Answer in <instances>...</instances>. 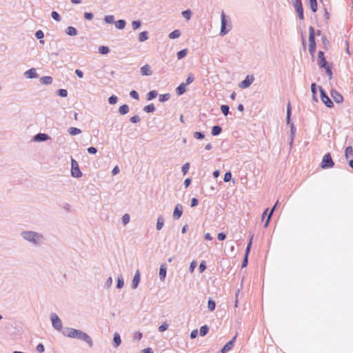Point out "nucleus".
<instances>
[{"label": "nucleus", "instance_id": "473e14b6", "mask_svg": "<svg viewBox=\"0 0 353 353\" xmlns=\"http://www.w3.org/2000/svg\"><path fill=\"white\" fill-rule=\"evenodd\" d=\"M310 6L313 12H316L318 9V4L316 0H308Z\"/></svg>", "mask_w": 353, "mask_h": 353}, {"label": "nucleus", "instance_id": "0eeeda50", "mask_svg": "<svg viewBox=\"0 0 353 353\" xmlns=\"http://www.w3.org/2000/svg\"><path fill=\"white\" fill-rule=\"evenodd\" d=\"M50 319L53 327L58 331H61L63 327L62 322L57 314L55 313H52L50 315Z\"/></svg>", "mask_w": 353, "mask_h": 353}, {"label": "nucleus", "instance_id": "a878e982", "mask_svg": "<svg viewBox=\"0 0 353 353\" xmlns=\"http://www.w3.org/2000/svg\"><path fill=\"white\" fill-rule=\"evenodd\" d=\"M164 225V219L163 216H159L157 218L156 228L157 230H161Z\"/></svg>", "mask_w": 353, "mask_h": 353}, {"label": "nucleus", "instance_id": "5fc2aeb1", "mask_svg": "<svg viewBox=\"0 0 353 353\" xmlns=\"http://www.w3.org/2000/svg\"><path fill=\"white\" fill-rule=\"evenodd\" d=\"M206 270L205 261H202L199 265V270L200 273H203Z\"/></svg>", "mask_w": 353, "mask_h": 353}, {"label": "nucleus", "instance_id": "9b49d317", "mask_svg": "<svg viewBox=\"0 0 353 353\" xmlns=\"http://www.w3.org/2000/svg\"><path fill=\"white\" fill-rule=\"evenodd\" d=\"M236 336L237 334L230 341L226 343V344L223 347V348L221 350V353H226L227 352L230 351L233 348L234 343L236 341Z\"/></svg>", "mask_w": 353, "mask_h": 353}, {"label": "nucleus", "instance_id": "cd10ccee", "mask_svg": "<svg viewBox=\"0 0 353 353\" xmlns=\"http://www.w3.org/2000/svg\"><path fill=\"white\" fill-rule=\"evenodd\" d=\"M180 36H181V31L179 30H175L169 34L168 37L170 39H177V38L180 37Z\"/></svg>", "mask_w": 353, "mask_h": 353}, {"label": "nucleus", "instance_id": "4d7b16f0", "mask_svg": "<svg viewBox=\"0 0 353 353\" xmlns=\"http://www.w3.org/2000/svg\"><path fill=\"white\" fill-rule=\"evenodd\" d=\"M193 136L196 139H203L205 137L204 134L200 132H194Z\"/></svg>", "mask_w": 353, "mask_h": 353}, {"label": "nucleus", "instance_id": "5701e85b", "mask_svg": "<svg viewBox=\"0 0 353 353\" xmlns=\"http://www.w3.org/2000/svg\"><path fill=\"white\" fill-rule=\"evenodd\" d=\"M65 32L69 36H76L78 33L77 29L72 26L66 28Z\"/></svg>", "mask_w": 353, "mask_h": 353}, {"label": "nucleus", "instance_id": "052dcab7", "mask_svg": "<svg viewBox=\"0 0 353 353\" xmlns=\"http://www.w3.org/2000/svg\"><path fill=\"white\" fill-rule=\"evenodd\" d=\"M51 17L52 18L57 21H59L61 20V18H60V16L59 14H58V12L54 11L51 13Z\"/></svg>", "mask_w": 353, "mask_h": 353}, {"label": "nucleus", "instance_id": "c9c22d12", "mask_svg": "<svg viewBox=\"0 0 353 353\" xmlns=\"http://www.w3.org/2000/svg\"><path fill=\"white\" fill-rule=\"evenodd\" d=\"M103 21L106 23L112 24L114 23V17L113 15H105L103 17Z\"/></svg>", "mask_w": 353, "mask_h": 353}, {"label": "nucleus", "instance_id": "f3484780", "mask_svg": "<svg viewBox=\"0 0 353 353\" xmlns=\"http://www.w3.org/2000/svg\"><path fill=\"white\" fill-rule=\"evenodd\" d=\"M331 96L333 99L338 103L343 101V97L336 90H332Z\"/></svg>", "mask_w": 353, "mask_h": 353}, {"label": "nucleus", "instance_id": "aec40b11", "mask_svg": "<svg viewBox=\"0 0 353 353\" xmlns=\"http://www.w3.org/2000/svg\"><path fill=\"white\" fill-rule=\"evenodd\" d=\"M49 139L48 136L44 133H39L34 137V141L37 142L44 141Z\"/></svg>", "mask_w": 353, "mask_h": 353}, {"label": "nucleus", "instance_id": "69168bd1", "mask_svg": "<svg viewBox=\"0 0 353 353\" xmlns=\"http://www.w3.org/2000/svg\"><path fill=\"white\" fill-rule=\"evenodd\" d=\"M142 333L140 332H137L135 334H134V339L136 340V341H140L141 339H142Z\"/></svg>", "mask_w": 353, "mask_h": 353}, {"label": "nucleus", "instance_id": "09e8293b", "mask_svg": "<svg viewBox=\"0 0 353 353\" xmlns=\"http://www.w3.org/2000/svg\"><path fill=\"white\" fill-rule=\"evenodd\" d=\"M190 169V163H185V164H183L181 167V172L183 173V175H185L188 170Z\"/></svg>", "mask_w": 353, "mask_h": 353}, {"label": "nucleus", "instance_id": "58836bf2", "mask_svg": "<svg viewBox=\"0 0 353 353\" xmlns=\"http://www.w3.org/2000/svg\"><path fill=\"white\" fill-rule=\"evenodd\" d=\"M314 29L310 26L309 28V42H314Z\"/></svg>", "mask_w": 353, "mask_h": 353}, {"label": "nucleus", "instance_id": "72a5a7b5", "mask_svg": "<svg viewBox=\"0 0 353 353\" xmlns=\"http://www.w3.org/2000/svg\"><path fill=\"white\" fill-rule=\"evenodd\" d=\"M209 332V327L204 325L200 327L199 334L201 336H205Z\"/></svg>", "mask_w": 353, "mask_h": 353}, {"label": "nucleus", "instance_id": "2f4dec72", "mask_svg": "<svg viewBox=\"0 0 353 353\" xmlns=\"http://www.w3.org/2000/svg\"><path fill=\"white\" fill-rule=\"evenodd\" d=\"M118 111L120 114H122V115L125 114L129 112V107L128 105H125V104L122 105L119 107Z\"/></svg>", "mask_w": 353, "mask_h": 353}, {"label": "nucleus", "instance_id": "423d86ee", "mask_svg": "<svg viewBox=\"0 0 353 353\" xmlns=\"http://www.w3.org/2000/svg\"><path fill=\"white\" fill-rule=\"evenodd\" d=\"M321 166L323 169L330 168L334 166V161L329 153L323 157Z\"/></svg>", "mask_w": 353, "mask_h": 353}, {"label": "nucleus", "instance_id": "a211bd4d", "mask_svg": "<svg viewBox=\"0 0 353 353\" xmlns=\"http://www.w3.org/2000/svg\"><path fill=\"white\" fill-rule=\"evenodd\" d=\"M24 74L28 79L36 78L38 76L37 70L34 68H32L27 70L26 72H25Z\"/></svg>", "mask_w": 353, "mask_h": 353}, {"label": "nucleus", "instance_id": "ddd939ff", "mask_svg": "<svg viewBox=\"0 0 353 353\" xmlns=\"http://www.w3.org/2000/svg\"><path fill=\"white\" fill-rule=\"evenodd\" d=\"M183 214V206L181 204H176L173 211V217L175 219H179Z\"/></svg>", "mask_w": 353, "mask_h": 353}, {"label": "nucleus", "instance_id": "c85d7f7f", "mask_svg": "<svg viewBox=\"0 0 353 353\" xmlns=\"http://www.w3.org/2000/svg\"><path fill=\"white\" fill-rule=\"evenodd\" d=\"M148 39V32L147 31H143L139 34V41L143 42Z\"/></svg>", "mask_w": 353, "mask_h": 353}, {"label": "nucleus", "instance_id": "de8ad7c7", "mask_svg": "<svg viewBox=\"0 0 353 353\" xmlns=\"http://www.w3.org/2000/svg\"><path fill=\"white\" fill-rule=\"evenodd\" d=\"M168 327H169L168 323L166 321H165V322H163V323H162V325H161L159 327L158 330H159V331L160 332H164V331L167 330L168 329Z\"/></svg>", "mask_w": 353, "mask_h": 353}, {"label": "nucleus", "instance_id": "c03bdc74", "mask_svg": "<svg viewBox=\"0 0 353 353\" xmlns=\"http://www.w3.org/2000/svg\"><path fill=\"white\" fill-rule=\"evenodd\" d=\"M130 217L128 214H125L121 218V222L124 225H127L130 222Z\"/></svg>", "mask_w": 353, "mask_h": 353}, {"label": "nucleus", "instance_id": "49530a36", "mask_svg": "<svg viewBox=\"0 0 353 353\" xmlns=\"http://www.w3.org/2000/svg\"><path fill=\"white\" fill-rule=\"evenodd\" d=\"M124 285V281L121 276H119L117 277V288L118 289H121Z\"/></svg>", "mask_w": 353, "mask_h": 353}, {"label": "nucleus", "instance_id": "39448f33", "mask_svg": "<svg viewBox=\"0 0 353 353\" xmlns=\"http://www.w3.org/2000/svg\"><path fill=\"white\" fill-rule=\"evenodd\" d=\"M292 4L298 14L299 19L303 20L304 19V14L301 0H293Z\"/></svg>", "mask_w": 353, "mask_h": 353}, {"label": "nucleus", "instance_id": "864d4df0", "mask_svg": "<svg viewBox=\"0 0 353 353\" xmlns=\"http://www.w3.org/2000/svg\"><path fill=\"white\" fill-rule=\"evenodd\" d=\"M197 265V263L196 261H192L190 264V266H189V272L190 273H193Z\"/></svg>", "mask_w": 353, "mask_h": 353}, {"label": "nucleus", "instance_id": "e2e57ef3", "mask_svg": "<svg viewBox=\"0 0 353 353\" xmlns=\"http://www.w3.org/2000/svg\"><path fill=\"white\" fill-rule=\"evenodd\" d=\"M59 95L62 97H65L68 95V92L65 89H61L58 91Z\"/></svg>", "mask_w": 353, "mask_h": 353}, {"label": "nucleus", "instance_id": "9d476101", "mask_svg": "<svg viewBox=\"0 0 353 353\" xmlns=\"http://www.w3.org/2000/svg\"><path fill=\"white\" fill-rule=\"evenodd\" d=\"M141 74L143 76H151L153 74V68L149 64H145L140 68Z\"/></svg>", "mask_w": 353, "mask_h": 353}, {"label": "nucleus", "instance_id": "680f3d73", "mask_svg": "<svg viewBox=\"0 0 353 353\" xmlns=\"http://www.w3.org/2000/svg\"><path fill=\"white\" fill-rule=\"evenodd\" d=\"M36 350L39 353H43L45 351L44 345L41 343H39L37 345Z\"/></svg>", "mask_w": 353, "mask_h": 353}, {"label": "nucleus", "instance_id": "bf43d9fd", "mask_svg": "<svg viewBox=\"0 0 353 353\" xmlns=\"http://www.w3.org/2000/svg\"><path fill=\"white\" fill-rule=\"evenodd\" d=\"M216 307L215 301L212 299H209L208 302V309H214Z\"/></svg>", "mask_w": 353, "mask_h": 353}, {"label": "nucleus", "instance_id": "37998d69", "mask_svg": "<svg viewBox=\"0 0 353 353\" xmlns=\"http://www.w3.org/2000/svg\"><path fill=\"white\" fill-rule=\"evenodd\" d=\"M345 155L346 158H350L353 156V148L352 147H347L345 150Z\"/></svg>", "mask_w": 353, "mask_h": 353}, {"label": "nucleus", "instance_id": "f8f14e48", "mask_svg": "<svg viewBox=\"0 0 353 353\" xmlns=\"http://www.w3.org/2000/svg\"><path fill=\"white\" fill-rule=\"evenodd\" d=\"M167 276V265L163 263L160 265L159 271V277L161 281H164Z\"/></svg>", "mask_w": 353, "mask_h": 353}, {"label": "nucleus", "instance_id": "6e6d98bb", "mask_svg": "<svg viewBox=\"0 0 353 353\" xmlns=\"http://www.w3.org/2000/svg\"><path fill=\"white\" fill-rule=\"evenodd\" d=\"M194 75L192 74H189L185 80L186 85L192 83L194 81Z\"/></svg>", "mask_w": 353, "mask_h": 353}, {"label": "nucleus", "instance_id": "4c0bfd02", "mask_svg": "<svg viewBox=\"0 0 353 353\" xmlns=\"http://www.w3.org/2000/svg\"><path fill=\"white\" fill-rule=\"evenodd\" d=\"M170 98V94L168 93L160 94L159 97V100L161 102H165L168 101Z\"/></svg>", "mask_w": 353, "mask_h": 353}, {"label": "nucleus", "instance_id": "e433bc0d", "mask_svg": "<svg viewBox=\"0 0 353 353\" xmlns=\"http://www.w3.org/2000/svg\"><path fill=\"white\" fill-rule=\"evenodd\" d=\"M308 50H309V52H310L311 55H313L314 54L315 50H316V43H315V41H314V42H309Z\"/></svg>", "mask_w": 353, "mask_h": 353}, {"label": "nucleus", "instance_id": "f704fd0d", "mask_svg": "<svg viewBox=\"0 0 353 353\" xmlns=\"http://www.w3.org/2000/svg\"><path fill=\"white\" fill-rule=\"evenodd\" d=\"M187 54H188V50L183 49L177 52L176 57L178 59H181L187 56Z\"/></svg>", "mask_w": 353, "mask_h": 353}, {"label": "nucleus", "instance_id": "f257e3e1", "mask_svg": "<svg viewBox=\"0 0 353 353\" xmlns=\"http://www.w3.org/2000/svg\"><path fill=\"white\" fill-rule=\"evenodd\" d=\"M231 20L229 16H227L223 12L221 14V25L219 35L223 37L226 35L231 30Z\"/></svg>", "mask_w": 353, "mask_h": 353}, {"label": "nucleus", "instance_id": "393cba45", "mask_svg": "<svg viewBox=\"0 0 353 353\" xmlns=\"http://www.w3.org/2000/svg\"><path fill=\"white\" fill-rule=\"evenodd\" d=\"M74 328L72 327H65L62 331V334L63 336L72 338V331H74Z\"/></svg>", "mask_w": 353, "mask_h": 353}, {"label": "nucleus", "instance_id": "a18cd8bd", "mask_svg": "<svg viewBox=\"0 0 353 353\" xmlns=\"http://www.w3.org/2000/svg\"><path fill=\"white\" fill-rule=\"evenodd\" d=\"M35 36L38 39H40V43L43 44L44 43V41L42 40V39L43 38V32L41 31V30H37L35 33Z\"/></svg>", "mask_w": 353, "mask_h": 353}, {"label": "nucleus", "instance_id": "dca6fc26", "mask_svg": "<svg viewBox=\"0 0 353 353\" xmlns=\"http://www.w3.org/2000/svg\"><path fill=\"white\" fill-rule=\"evenodd\" d=\"M318 89L319 90V87H318L315 83H312L311 84L312 97L313 101H314L315 102L318 101V98H317V90Z\"/></svg>", "mask_w": 353, "mask_h": 353}, {"label": "nucleus", "instance_id": "79ce46f5", "mask_svg": "<svg viewBox=\"0 0 353 353\" xmlns=\"http://www.w3.org/2000/svg\"><path fill=\"white\" fill-rule=\"evenodd\" d=\"M98 50L101 54H107L110 51L109 48L105 46H100Z\"/></svg>", "mask_w": 353, "mask_h": 353}, {"label": "nucleus", "instance_id": "4be33fe9", "mask_svg": "<svg viewBox=\"0 0 353 353\" xmlns=\"http://www.w3.org/2000/svg\"><path fill=\"white\" fill-rule=\"evenodd\" d=\"M158 95V92L156 90H151L148 92L145 95V99L147 101H152L155 99Z\"/></svg>", "mask_w": 353, "mask_h": 353}, {"label": "nucleus", "instance_id": "13d9d810", "mask_svg": "<svg viewBox=\"0 0 353 353\" xmlns=\"http://www.w3.org/2000/svg\"><path fill=\"white\" fill-rule=\"evenodd\" d=\"M232 179V174L230 172H227L224 174L223 180L225 182H229Z\"/></svg>", "mask_w": 353, "mask_h": 353}, {"label": "nucleus", "instance_id": "8fccbe9b", "mask_svg": "<svg viewBox=\"0 0 353 353\" xmlns=\"http://www.w3.org/2000/svg\"><path fill=\"white\" fill-rule=\"evenodd\" d=\"M229 106L227 105H222L221 106V111L224 116H227L229 113Z\"/></svg>", "mask_w": 353, "mask_h": 353}, {"label": "nucleus", "instance_id": "a19ab883", "mask_svg": "<svg viewBox=\"0 0 353 353\" xmlns=\"http://www.w3.org/2000/svg\"><path fill=\"white\" fill-rule=\"evenodd\" d=\"M183 17L187 21L190 20L192 17V12L189 10L183 11L181 13Z\"/></svg>", "mask_w": 353, "mask_h": 353}, {"label": "nucleus", "instance_id": "1a4fd4ad", "mask_svg": "<svg viewBox=\"0 0 353 353\" xmlns=\"http://www.w3.org/2000/svg\"><path fill=\"white\" fill-rule=\"evenodd\" d=\"M254 79V78L252 75H248L243 81L239 83V87L242 89H245L252 85Z\"/></svg>", "mask_w": 353, "mask_h": 353}, {"label": "nucleus", "instance_id": "ea45409f", "mask_svg": "<svg viewBox=\"0 0 353 353\" xmlns=\"http://www.w3.org/2000/svg\"><path fill=\"white\" fill-rule=\"evenodd\" d=\"M141 22L139 20L133 21L131 23L132 28L134 30H137V29H139L141 27Z\"/></svg>", "mask_w": 353, "mask_h": 353}, {"label": "nucleus", "instance_id": "2eb2a0df", "mask_svg": "<svg viewBox=\"0 0 353 353\" xmlns=\"http://www.w3.org/2000/svg\"><path fill=\"white\" fill-rule=\"evenodd\" d=\"M140 280H141V276H140V272H139V270H137V272H135V274L132 280V283H131V285H132V288L133 289H137L139 284V282H140Z\"/></svg>", "mask_w": 353, "mask_h": 353}, {"label": "nucleus", "instance_id": "20e7f679", "mask_svg": "<svg viewBox=\"0 0 353 353\" xmlns=\"http://www.w3.org/2000/svg\"><path fill=\"white\" fill-rule=\"evenodd\" d=\"M71 175L74 178H80L82 176L79 164L74 159L71 161Z\"/></svg>", "mask_w": 353, "mask_h": 353}, {"label": "nucleus", "instance_id": "603ef678", "mask_svg": "<svg viewBox=\"0 0 353 353\" xmlns=\"http://www.w3.org/2000/svg\"><path fill=\"white\" fill-rule=\"evenodd\" d=\"M68 132L71 135H77L81 133V130L76 128H70Z\"/></svg>", "mask_w": 353, "mask_h": 353}, {"label": "nucleus", "instance_id": "6ab92c4d", "mask_svg": "<svg viewBox=\"0 0 353 353\" xmlns=\"http://www.w3.org/2000/svg\"><path fill=\"white\" fill-rule=\"evenodd\" d=\"M121 343V339L120 334L118 332H115L113 336V345L114 347H119Z\"/></svg>", "mask_w": 353, "mask_h": 353}, {"label": "nucleus", "instance_id": "f03ea898", "mask_svg": "<svg viewBox=\"0 0 353 353\" xmlns=\"http://www.w3.org/2000/svg\"><path fill=\"white\" fill-rule=\"evenodd\" d=\"M72 339H78L83 341L85 342L90 347L93 346V341L90 336L80 330L74 329V331H72Z\"/></svg>", "mask_w": 353, "mask_h": 353}, {"label": "nucleus", "instance_id": "4468645a", "mask_svg": "<svg viewBox=\"0 0 353 353\" xmlns=\"http://www.w3.org/2000/svg\"><path fill=\"white\" fill-rule=\"evenodd\" d=\"M317 63L320 68H325V65H327V61L322 51H319L318 52Z\"/></svg>", "mask_w": 353, "mask_h": 353}, {"label": "nucleus", "instance_id": "c756f323", "mask_svg": "<svg viewBox=\"0 0 353 353\" xmlns=\"http://www.w3.org/2000/svg\"><path fill=\"white\" fill-rule=\"evenodd\" d=\"M143 111L146 113L154 112L155 111V106L154 105L153 103L147 105L143 108Z\"/></svg>", "mask_w": 353, "mask_h": 353}, {"label": "nucleus", "instance_id": "338daca9", "mask_svg": "<svg viewBox=\"0 0 353 353\" xmlns=\"http://www.w3.org/2000/svg\"><path fill=\"white\" fill-rule=\"evenodd\" d=\"M168 310L163 311L162 312V316H161L163 318H165L166 321L170 320L171 318L170 313H168Z\"/></svg>", "mask_w": 353, "mask_h": 353}, {"label": "nucleus", "instance_id": "7ed1b4c3", "mask_svg": "<svg viewBox=\"0 0 353 353\" xmlns=\"http://www.w3.org/2000/svg\"><path fill=\"white\" fill-rule=\"evenodd\" d=\"M21 236L24 240L35 243H39L42 239L41 234L32 231L22 232Z\"/></svg>", "mask_w": 353, "mask_h": 353}, {"label": "nucleus", "instance_id": "412c9836", "mask_svg": "<svg viewBox=\"0 0 353 353\" xmlns=\"http://www.w3.org/2000/svg\"><path fill=\"white\" fill-rule=\"evenodd\" d=\"M176 92L178 95H181L186 92V84L181 83L176 88Z\"/></svg>", "mask_w": 353, "mask_h": 353}, {"label": "nucleus", "instance_id": "774afa93", "mask_svg": "<svg viewBox=\"0 0 353 353\" xmlns=\"http://www.w3.org/2000/svg\"><path fill=\"white\" fill-rule=\"evenodd\" d=\"M130 120L132 123H137L139 122L140 119L137 115H134V116L132 117Z\"/></svg>", "mask_w": 353, "mask_h": 353}, {"label": "nucleus", "instance_id": "6e6552de", "mask_svg": "<svg viewBox=\"0 0 353 353\" xmlns=\"http://www.w3.org/2000/svg\"><path fill=\"white\" fill-rule=\"evenodd\" d=\"M321 100L327 107L332 108L333 106V102L331 101L330 97L325 93L321 87H319Z\"/></svg>", "mask_w": 353, "mask_h": 353}, {"label": "nucleus", "instance_id": "b1692460", "mask_svg": "<svg viewBox=\"0 0 353 353\" xmlns=\"http://www.w3.org/2000/svg\"><path fill=\"white\" fill-rule=\"evenodd\" d=\"M40 82L43 85H50L52 82V78L49 76L42 77L39 79Z\"/></svg>", "mask_w": 353, "mask_h": 353}, {"label": "nucleus", "instance_id": "bb28decb", "mask_svg": "<svg viewBox=\"0 0 353 353\" xmlns=\"http://www.w3.org/2000/svg\"><path fill=\"white\" fill-rule=\"evenodd\" d=\"M115 27L119 30H123L125 28L126 23L124 20L120 19L116 22H114Z\"/></svg>", "mask_w": 353, "mask_h": 353}, {"label": "nucleus", "instance_id": "3c124183", "mask_svg": "<svg viewBox=\"0 0 353 353\" xmlns=\"http://www.w3.org/2000/svg\"><path fill=\"white\" fill-rule=\"evenodd\" d=\"M118 102V97L115 95H112L108 98V103L114 105Z\"/></svg>", "mask_w": 353, "mask_h": 353}, {"label": "nucleus", "instance_id": "0e129e2a", "mask_svg": "<svg viewBox=\"0 0 353 353\" xmlns=\"http://www.w3.org/2000/svg\"><path fill=\"white\" fill-rule=\"evenodd\" d=\"M130 96L136 99V100H138L139 99V94L137 92V91L135 90H132L130 92Z\"/></svg>", "mask_w": 353, "mask_h": 353}, {"label": "nucleus", "instance_id": "7c9ffc66", "mask_svg": "<svg viewBox=\"0 0 353 353\" xmlns=\"http://www.w3.org/2000/svg\"><path fill=\"white\" fill-rule=\"evenodd\" d=\"M222 132V128L219 125L213 126L212 128V135L217 136L220 134Z\"/></svg>", "mask_w": 353, "mask_h": 353}]
</instances>
